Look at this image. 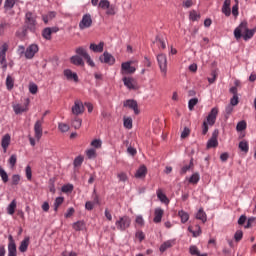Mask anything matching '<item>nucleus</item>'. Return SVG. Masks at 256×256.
Here are the masks:
<instances>
[{
  "mask_svg": "<svg viewBox=\"0 0 256 256\" xmlns=\"http://www.w3.org/2000/svg\"><path fill=\"white\" fill-rule=\"evenodd\" d=\"M256 33V28L249 29V24L247 21H242L238 27L234 30V37L237 41L243 37L244 41H249V39H253Z\"/></svg>",
  "mask_w": 256,
  "mask_h": 256,
  "instance_id": "f257e3e1",
  "label": "nucleus"
},
{
  "mask_svg": "<svg viewBox=\"0 0 256 256\" xmlns=\"http://www.w3.org/2000/svg\"><path fill=\"white\" fill-rule=\"evenodd\" d=\"M25 25L31 33H35L37 31V16L32 12H27L25 14Z\"/></svg>",
  "mask_w": 256,
  "mask_h": 256,
  "instance_id": "f03ea898",
  "label": "nucleus"
},
{
  "mask_svg": "<svg viewBox=\"0 0 256 256\" xmlns=\"http://www.w3.org/2000/svg\"><path fill=\"white\" fill-rule=\"evenodd\" d=\"M117 231L125 232L126 229L131 227V218L127 215L120 216L115 222Z\"/></svg>",
  "mask_w": 256,
  "mask_h": 256,
  "instance_id": "7ed1b4c3",
  "label": "nucleus"
},
{
  "mask_svg": "<svg viewBox=\"0 0 256 256\" xmlns=\"http://www.w3.org/2000/svg\"><path fill=\"white\" fill-rule=\"evenodd\" d=\"M136 61L130 60L121 64L122 75H133L137 71V67L133 66Z\"/></svg>",
  "mask_w": 256,
  "mask_h": 256,
  "instance_id": "20e7f679",
  "label": "nucleus"
},
{
  "mask_svg": "<svg viewBox=\"0 0 256 256\" xmlns=\"http://www.w3.org/2000/svg\"><path fill=\"white\" fill-rule=\"evenodd\" d=\"M98 7L106 11V15H113L115 13V6L111 5L109 0H100Z\"/></svg>",
  "mask_w": 256,
  "mask_h": 256,
  "instance_id": "39448f33",
  "label": "nucleus"
},
{
  "mask_svg": "<svg viewBox=\"0 0 256 256\" xmlns=\"http://www.w3.org/2000/svg\"><path fill=\"white\" fill-rule=\"evenodd\" d=\"M157 62L163 77H167V56L165 54H159L157 56Z\"/></svg>",
  "mask_w": 256,
  "mask_h": 256,
  "instance_id": "423d86ee",
  "label": "nucleus"
},
{
  "mask_svg": "<svg viewBox=\"0 0 256 256\" xmlns=\"http://www.w3.org/2000/svg\"><path fill=\"white\" fill-rule=\"evenodd\" d=\"M93 25V19L91 18V14H84L82 20L79 23V29L83 31L84 29H89Z\"/></svg>",
  "mask_w": 256,
  "mask_h": 256,
  "instance_id": "0eeeda50",
  "label": "nucleus"
},
{
  "mask_svg": "<svg viewBox=\"0 0 256 256\" xmlns=\"http://www.w3.org/2000/svg\"><path fill=\"white\" fill-rule=\"evenodd\" d=\"M34 133L37 141H40L41 137H43V118L34 124Z\"/></svg>",
  "mask_w": 256,
  "mask_h": 256,
  "instance_id": "6e6552de",
  "label": "nucleus"
},
{
  "mask_svg": "<svg viewBox=\"0 0 256 256\" xmlns=\"http://www.w3.org/2000/svg\"><path fill=\"white\" fill-rule=\"evenodd\" d=\"M123 106L127 107L128 109H132V111H134L136 115H139V113H141V111L139 110V104H137V102L133 99H128L124 101Z\"/></svg>",
  "mask_w": 256,
  "mask_h": 256,
  "instance_id": "1a4fd4ad",
  "label": "nucleus"
},
{
  "mask_svg": "<svg viewBox=\"0 0 256 256\" xmlns=\"http://www.w3.org/2000/svg\"><path fill=\"white\" fill-rule=\"evenodd\" d=\"M8 256H17V244H15V239L12 235L8 236Z\"/></svg>",
  "mask_w": 256,
  "mask_h": 256,
  "instance_id": "9d476101",
  "label": "nucleus"
},
{
  "mask_svg": "<svg viewBox=\"0 0 256 256\" xmlns=\"http://www.w3.org/2000/svg\"><path fill=\"white\" fill-rule=\"evenodd\" d=\"M219 114V110L217 108H212L210 113L208 114L206 118V123L210 125V127H213L215 125V122L217 121V115Z\"/></svg>",
  "mask_w": 256,
  "mask_h": 256,
  "instance_id": "9b49d317",
  "label": "nucleus"
},
{
  "mask_svg": "<svg viewBox=\"0 0 256 256\" xmlns=\"http://www.w3.org/2000/svg\"><path fill=\"white\" fill-rule=\"evenodd\" d=\"M36 53H39V46L37 44H31L26 48L25 57L27 59H33Z\"/></svg>",
  "mask_w": 256,
  "mask_h": 256,
  "instance_id": "f8f14e48",
  "label": "nucleus"
},
{
  "mask_svg": "<svg viewBox=\"0 0 256 256\" xmlns=\"http://www.w3.org/2000/svg\"><path fill=\"white\" fill-rule=\"evenodd\" d=\"M85 111V106H83V102L81 100H76L72 107L73 115H81Z\"/></svg>",
  "mask_w": 256,
  "mask_h": 256,
  "instance_id": "ddd939ff",
  "label": "nucleus"
},
{
  "mask_svg": "<svg viewBox=\"0 0 256 256\" xmlns=\"http://www.w3.org/2000/svg\"><path fill=\"white\" fill-rule=\"evenodd\" d=\"M99 59L101 63H106L107 65H115V57H113V55H111L109 52H104Z\"/></svg>",
  "mask_w": 256,
  "mask_h": 256,
  "instance_id": "4468645a",
  "label": "nucleus"
},
{
  "mask_svg": "<svg viewBox=\"0 0 256 256\" xmlns=\"http://www.w3.org/2000/svg\"><path fill=\"white\" fill-rule=\"evenodd\" d=\"M175 243H176L175 239H170L163 242L159 248L160 253H165L167 249H171V247H174Z\"/></svg>",
  "mask_w": 256,
  "mask_h": 256,
  "instance_id": "2eb2a0df",
  "label": "nucleus"
},
{
  "mask_svg": "<svg viewBox=\"0 0 256 256\" xmlns=\"http://www.w3.org/2000/svg\"><path fill=\"white\" fill-rule=\"evenodd\" d=\"M163 215H165V211L162 208H155L153 218L154 223H161Z\"/></svg>",
  "mask_w": 256,
  "mask_h": 256,
  "instance_id": "dca6fc26",
  "label": "nucleus"
},
{
  "mask_svg": "<svg viewBox=\"0 0 256 256\" xmlns=\"http://www.w3.org/2000/svg\"><path fill=\"white\" fill-rule=\"evenodd\" d=\"M10 145H11V135L5 134L2 137V141H1V147L4 151V153H7V149H9Z\"/></svg>",
  "mask_w": 256,
  "mask_h": 256,
  "instance_id": "f3484780",
  "label": "nucleus"
},
{
  "mask_svg": "<svg viewBox=\"0 0 256 256\" xmlns=\"http://www.w3.org/2000/svg\"><path fill=\"white\" fill-rule=\"evenodd\" d=\"M65 77L68 81H73V83H79V76L77 75V73L69 69L65 70Z\"/></svg>",
  "mask_w": 256,
  "mask_h": 256,
  "instance_id": "a211bd4d",
  "label": "nucleus"
},
{
  "mask_svg": "<svg viewBox=\"0 0 256 256\" xmlns=\"http://www.w3.org/2000/svg\"><path fill=\"white\" fill-rule=\"evenodd\" d=\"M123 83L127 89H137V84L135 82V79L131 77H124L123 78Z\"/></svg>",
  "mask_w": 256,
  "mask_h": 256,
  "instance_id": "6ab92c4d",
  "label": "nucleus"
},
{
  "mask_svg": "<svg viewBox=\"0 0 256 256\" xmlns=\"http://www.w3.org/2000/svg\"><path fill=\"white\" fill-rule=\"evenodd\" d=\"M104 47V42H100L99 44L91 43L89 49L90 51H93V53H103Z\"/></svg>",
  "mask_w": 256,
  "mask_h": 256,
  "instance_id": "aec40b11",
  "label": "nucleus"
},
{
  "mask_svg": "<svg viewBox=\"0 0 256 256\" xmlns=\"http://www.w3.org/2000/svg\"><path fill=\"white\" fill-rule=\"evenodd\" d=\"M70 62L72 65H76L77 67H85V61L79 55H74L70 58Z\"/></svg>",
  "mask_w": 256,
  "mask_h": 256,
  "instance_id": "412c9836",
  "label": "nucleus"
},
{
  "mask_svg": "<svg viewBox=\"0 0 256 256\" xmlns=\"http://www.w3.org/2000/svg\"><path fill=\"white\" fill-rule=\"evenodd\" d=\"M147 176V167L145 165H141L136 173H135V177L136 179H145V177Z\"/></svg>",
  "mask_w": 256,
  "mask_h": 256,
  "instance_id": "4be33fe9",
  "label": "nucleus"
},
{
  "mask_svg": "<svg viewBox=\"0 0 256 256\" xmlns=\"http://www.w3.org/2000/svg\"><path fill=\"white\" fill-rule=\"evenodd\" d=\"M222 13L226 17H231V0H225L222 6Z\"/></svg>",
  "mask_w": 256,
  "mask_h": 256,
  "instance_id": "5701e85b",
  "label": "nucleus"
},
{
  "mask_svg": "<svg viewBox=\"0 0 256 256\" xmlns=\"http://www.w3.org/2000/svg\"><path fill=\"white\" fill-rule=\"evenodd\" d=\"M156 195H157L159 201H161V203H164L165 205H169V198H167V195H165V193H163V190L161 188H159L156 191Z\"/></svg>",
  "mask_w": 256,
  "mask_h": 256,
  "instance_id": "b1692460",
  "label": "nucleus"
},
{
  "mask_svg": "<svg viewBox=\"0 0 256 256\" xmlns=\"http://www.w3.org/2000/svg\"><path fill=\"white\" fill-rule=\"evenodd\" d=\"M219 145V141H217V134H213L211 139L207 142V148L213 149V147H217Z\"/></svg>",
  "mask_w": 256,
  "mask_h": 256,
  "instance_id": "393cba45",
  "label": "nucleus"
},
{
  "mask_svg": "<svg viewBox=\"0 0 256 256\" xmlns=\"http://www.w3.org/2000/svg\"><path fill=\"white\" fill-rule=\"evenodd\" d=\"M27 31H29V28H27L26 26L19 28L16 31V37H18V39H25V37H27Z\"/></svg>",
  "mask_w": 256,
  "mask_h": 256,
  "instance_id": "a878e982",
  "label": "nucleus"
},
{
  "mask_svg": "<svg viewBox=\"0 0 256 256\" xmlns=\"http://www.w3.org/2000/svg\"><path fill=\"white\" fill-rule=\"evenodd\" d=\"M29 249V237L24 238V240L21 241L19 246V251L21 253H25Z\"/></svg>",
  "mask_w": 256,
  "mask_h": 256,
  "instance_id": "bb28decb",
  "label": "nucleus"
},
{
  "mask_svg": "<svg viewBox=\"0 0 256 256\" xmlns=\"http://www.w3.org/2000/svg\"><path fill=\"white\" fill-rule=\"evenodd\" d=\"M196 219H199V221H202V223L207 222V214L203 210V208H200L196 214Z\"/></svg>",
  "mask_w": 256,
  "mask_h": 256,
  "instance_id": "cd10ccee",
  "label": "nucleus"
},
{
  "mask_svg": "<svg viewBox=\"0 0 256 256\" xmlns=\"http://www.w3.org/2000/svg\"><path fill=\"white\" fill-rule=\"evenodd\" d=\"M75 53L78 55V57H83V59L89 55V53H87V49L83 46L76 48Z\"/></svg>",
  "mask_w": 256,
  "mask_h": 256,
  "instance_id": "c85d7f7f",
  "label": "nucleus"
},
{
  "mask_svg": "<svg viewBox=\"0 0 256 256\" xmlns=\"http://www.w3.org/2000/svg\"><path fill=\"white\" fill-rule=\"evenodd\" d=\"M201 179V176L198 172H195L191 175V177L188 179L189 183L192 185H197Z\"/></svg>",
  "mask_w": 256,
  "mask_h": 256,
  "instance_id": "c756f323",
  "label": "nucleus"
},
{
  "mask_svg": "<svg viewBox=\"0 0 256 256\" xmlns=\"http://www.w3.org/2000/svg\"><path fill=\"white\" fill-rule=\"evenodd\" d=\"M15 209H17V201L16 200H12V202L7 207L8 215H14L15 214Z\"/></svg>",
  "mask_w": 256,
  "mask_h": 256,
  "instance_id": "7c9ffc66",
  "label": "nucleus"
},
{
  "mask_svg": "<svg viewBox=\"0 0 256 256\" xmlns=\"http://www.w3.org/2000/svg\"><path fill=\"white\" fill-rule=\"evenodd\" d=\"M191 169H193V160H190L189 164L182 166L180 169V175H185V173H187V171H191Z\"/></svg>",
  "mask_w": 256,
  "mask_h": 256,
  "instance_id": "2f4dec72",
  "label": "nucleus"
},
{
  "mask_svg": "<svg viewBox=\"0 0 256 256\" xmlns=\"http://www.w3.org/2000/svg\"><path fill=\"white\" fill-rule=\"evenodd\" d=\"M178 216L181 219V223H187L189 221V213L185 212L184 210H180L178 212Z\"/></svg>",
  "mask_w": 256,
  "mask_h": 256,
  "instance_id": "473e14b6",
  "label": "nucleus"
},
{
  "mask_svg": "<svg viewBox=\"0 0 256 256\" xmlns=\"http://www.w3.org/2000/svg\"><path fill=\"white\" fill-rule=\"evenodd\" d=\"M239 149L240 151H242L243 153H249V142L248 141H241L239 143Z\"/></svg>",
  "mask_w": 256,
  "mask_h": 256,
  "instance_id": "72a5a7b5",
  "label": "nucleus"
},
{
  "mask_svg": "<svg viewBox=\"0 0 256 256\" xmlns=\"http://www.w3.org/2000/svg\"><path fill=\"white\" fill-rule=\"evenodd\" d=\"M15 85V79H13V77H11V75H8L6 78V87L8 89V91H11V89H13Z\"/></svg>",
  "mask_w": 256,
  "mask_h": 256,
  "instance_id": "f704fd0d",
  "label": "nucleus"
},
{
  "mask_svg": "<svg viewBox=\"0 0 256 256\" xmlns=\"http://www.w3.org/2000/svg\"><path fill=\"white\" fill-rule=\"evenodd\" d=\"M51 27L44 28L42 31V37L47 41H51Z\"/></svg>",
  "mask_w": 256,
  "mask_h": 256,
  "instance_id": "c9c22d12",
  "label": "nucleus"
},
{
  "mask_svg": "<svg viewBox=\"0 0 256 256\" xmlns=\"http://www.w3.org/2000/svg\"><path fill=\"white\" fill-rule=\"evenodd\" d=\"M73 229L75 231H83L85 230V222L83 221H77L73 224Z\"/></svg>",
  "mask_w": 256,
  "mask_h": 256,
  "instance_id": "e433bc0d",
  "label": "nucleus"
},
{
  "mask_svg": "<svg viewBox=\"0 0 256 256\" xmlns=\"http://www.w3.org/2000/svg\"><path fill=\"white\" fill-rule=\"evenodd\" d=\"M25 111H27V106L25 105L17 104L16 106H14V112L16 113V115H19L20 113H25Z\"/></svg>",
  "mask_w": 256,
  "mask_h": 256,
  "instance_id": "4c0bfd02",
  "label": "nucleus"
},
{
  "mask_svg": "<svg viewBox=\"0 0 256 256\" xmlns=\"http://www.w3.org/2000/svg\"><path fill=\"white\" fill-rule=\"evenodd\" d=\"M136 227H145V219L143 215H137L135 218Z\"/></svg>",
  "mask_w": 256,
  "mask_h": 256,
  "instance_id": "58836bf2",
  "label": "nucleus"
},
{
  "mask_svg": "<svg viewBox=\"0 0 256 256\" xmlns=\"http://www.w3.org/2000/svg\"><path fill=\"white\" fill-rule=\"evenodd\" d=\"M56 15L57 14L55 12H49L48 14L42 16V20L44 23H49L51 19H55Z\"/></svg>",
  "mask_w": 256,
  "mask_h": 256,
  "instance_id": "ea45409f",
  "label": "nucleus"
},
{
  "mask_svg": "<svg viewBox=\"0 0 256 256\" xmlns=\"http://www.w3.org/2000/svg\"><path fill=\"white\" fill-rule=\"evenodd\" d=\"M83 123V120H81V118L79 117H75L72 121V127H74V129H80L81 125Z\"/></svg>",
  "mask_w": 256,
  "mask_h": 256,
  "instance_id": "a19ab883",
  "label": "nucleus"
},
{
  "mask_svg": "<svg viewBox=\"0 0 256 256\" xmlns=\"http://www.w3.org/2000/svg\"><path fill=\"white\" fill-rule=\"evenodd\" d=\"M15 7V0H5L4 9L5 11H9Z\"/></svg>",
  "mask_w": 256,
  "mask_h": 256,
  "instance_id": "79ce46f5",
  "label": "nucleus"
},
{
  "mask_svg": "<svg viewBox=\"0 0 256 256\" xmlns=\"http://www.w3.org/2000/svg\"><path fill=\"white\" fill-rule=\"evenodd\" d=\"M198 103H199V99L197 98L190 99L188 102L189 111H193V109H195V105H197Z\"/></svg>",
  "mask_w": 256,
  "mask_h": 256,
  "instance_id": "37998d69",
  "label": "nucleus"
},
{
  "mask_svg": "<svg viewBox=\"0 0 256 256\" xmlns=\"http://www.w3.org/2000/svg\"><path fill=\"white\" fill-rule=\"evenodd\" d=\"M124 127L126 129H133V119L131 117L124 118Z\"/></svg>",
  "mask_w": 256,
  "mask_h": 256,
  "instance_id": "c03bdc74",
  "label": "nucleus"
},
{
  "mask_svg": "<svg viewBox=\"0 0 256 256\" xmlns=\"http://www.w3.org/2000/svg\"><path fill=\"white\" fill-rule=\"evenodd\" d=\"M246 129H247V122H245V120L238 122L236 126L237 131H245Z\"/></svg>",
  "mask_w": 256,
  "mask_h": 256,
  "instance_id": "a18cd8bd",
  "label": "nucleus"
},
{
  "mask_svg": "<svg viewBox=\"0 0 256 256\" xmlns=\"http://www.w3.org/2000/svg\"><path fill=\"white\" fill-rule=\"evenodd\" d=\"M0 177L3 183H7L9 181V175L3 168H0Z\"/></svg>",
  "mask_w": 256,
  "mask_h": 256,
  "instance_id": "49530a36",
  "label": "nucleus"
},
{
  "mask_svg": "<svg viewBox=\"0 0 256 256\" xmlns=\"http://www.w3.org/2000/svg\"><path fill=\"white\" fill-rule=\"evenodd\" d=\"M84 158L83 156H78L74 159L73 165L75 168L81 167L83 165Z\"/></svg>",
  "mask_w": 256,
  "mask_h": 256,
  "instance_id": "de8ad7c7",
  "label": "nucleus"
},
{
  "mask_svg": "<svg viewBox=\"0 0 256 256\" xmlns=\"http://www.w3.org/2000/svg\"><path fill=\"white\" fill-rule=\"evenodd\" d=\"M86 155H87L88 159H95V157H97V151L93 148L88 149L86 151Z\"/></svg>",
  "mask_w": 256,
  "mask_h": 256,
  "instance_id": "09e8293b",
  "label": "nucleus"
},
{
  "mask_svg": "<svg viewBox=\"0 0 256 256\" xmlns=\"http://www.w3.org/2000/svg\"><path fill=\"white\" fill-rule=\"evenodd\" d=\"M189 253H190V255L198 256V254L201 253V252L199 251V248H197V246L191 245L189 247Z\"/></svg>",
  "mask_w": 256,
  "mask_h": 256,
  "instance_id": "8fccbe9b",
  "label": "nucleus"
},
{
  "mask_svg": "<svg viewBox=\"0 0 256 256\" xmlns=\"http://www.w3.org/2000/svg\"><path fill=\"white\" fill-rule=\"evenodd\" d=\"M25 174H26V179H28V181H31V179H33V170H31V166H27L25 168Z\"/></svg>",
  "mask_w": 256,
  "mask_h": 256,
  "instance_id": "3c124183",
  "label": "nucleus"
},
{
  "mask_svg": "<svg viewBox=\"0 0 256 256\" xmlns=\"http://www.w3.org/2000/svg\"><path fill=\"white\" fill-rule=\"evenodd\" d=\"M63 197H58L56 198L55 202H54V210L57 211V209H59V207H61V205H63Z\"/></svg>",
  "mask_w": 256,
  "mask_h": 256,
  "instance_id": "603ef678",
  "label": "nucleus"
},
{
  "mask_svg": "<svg viewBox=\"0 0 256 256\" xmlns=\"http://www.w3.org/2000/svg\"><path fill=\"white\" fill-rule=\"evenodd\" d=\"M12 185H18L21 182V176L19 174L12 175Z\"/></svg>",
  "mask_w": 256,
  "mask_h": 256,
  "instance_id": "864d4df0",
  "label": "nucleus"
},
{
  "mask_svg": "<svg viewBox=\"0 0 256 256\" xmlns=\"http://www.w3.org/2000/svg\"><path fill=\"white\" fill-rule=\"evenodd\" d=\"M234 239H235L236 243H239V241H241V239H243V231L237 230L234 234Z\"/></svg>",
  "mask_w": 256,
  "mask_h": 256,
  "instance_id": "5fc2aeb1",
  "label": "nucleus"
},
{
  "mask_svg": "<svg viewBox=\"0 0 256 256\" xmlns=\"http://www.w3.org/2000/svg\"><path fill=\"white\" fill-rule=\"evenodd\" d=\"M117 177H118L119 181H121L122 183H125V181H127V179H128L127 173H125V172L118 173Z\"/></svg>",
  "mask_w": 256,
  "mask_h": 256,
  "instance_id": "6e6d98bb",
  "label": "nucleus"
},
{
  "mask_svg": "<svg viewBox=\"0 0 256 256\" xmlns=\"http://www.w3.org/2000/svg\"><path fill=\"white\" fill-rule=\"evenodd\" d=\"M8 163H10L11 167H15V165H17V155H11L8 160Z\"/></svg>",
  "mask_w": 256,
  "mask_h": 256,
  "instance_id": "4d7b16f0",
  "label": "nucleus"
},
{
  "mask_svg": "<svg viewBox=\"0 0 256 256\" xmlns=\"http://www.w3.org/2000/svg\"><path fill=\"white\" fill-rule=\"evenodd\" d=\"M217 81V72L216 71H212L211 72V78H208V83H210V85H213V83Z\"/></svg>",
  "mask_w": 256,
  "mask_h": 256,
  "instance_id": "13d9d810",
  "label": "nucleus"
},
{
  "mask_svg": "<svg viewBox=\"0 0 256 256\" xmlns=\"http://www.w3.org/2000/svg\"><path fill=\"white\" fill-rule=\"evenodd\" d=\"M29 91L32 95H36L37 91H39V88L37 87V84H30L29 85Z\"/></svg>",
  "mask_w": 256,
  "mask_h": 256,
  "instance_id": "bf43d9fd",
  "label": "nucleus"
},
{
  "mask_svg": "<svg viewBox=\"0 0 256 256\" xmlns=\"http://www.w3.org/2000/svg\"><path fill=\"white\" fill-rule=\"evenodd\" d=\"M7 54H1L0 53V63L3 65V67L6 69L7 67Z\"/></svg>",
  "mask_w": 256,
  "mask_h": 256,
  "instance_id": "052dcab7",
  "label": "nucleus"
},
{
  "mask_svg": "<svg viewBox=\"0 0 256 256\" xmlns=\"http://www.w3.org/2000/svg\"><path fill=\"white\" fill-rule=\"evenodd\" d=\"M7 51H9V44L3 43L0 47V53L7 55Z\"/></svg>",
  "mask_w": 256,
  "mask_h": 256,
  "instance_id": "680f3d73",
  "label": "nucleus"
},
{
  "mask_svg": "<svg viewBox=\"0 0 256 256\" xmlns=\"http://www.w3.org/2000/svg\"><path fill=\"white\" fill-rule=\"evenodd\" d=\"M101 145H102V142L100 139H95L91 142V146L95 147V149H100Z\"/></svg>",
  "mask_w": 256,
  "mask_h": 256,
  "instance_id": "e2e57ef3",
  "label": "nucleus"
},
{
  "mask_svg": "<svg viewBox=\"0 0 256 256\" xmlns=\"http://www.w3.org/2000/svg\"><path fill=\"white\" fill-rule=\"evenodd\" d=\"M84 59L89 67H95V62L93 61V59H91V56L89 54Z\"/></svg>",
  "mask_w": 256,
  "mask_h": 256,
  "instance_id": "0e129e2a",
  "label": "nucleus"
},
{
  "mask_svg": "<svg viewBox=\"0 0 256 256\" xmlns=\"http://www.w3.org/2000/svg\"><path fill=\"white\" fill-rule=\"evenodd\" d=\"M136 239H139V241H143V239H145V233H143V231L138 230L135 234Z\"/></svg>",
  "mask_w": 256,
  "mask_h": 256,
  "instance_id": "69168bd1",
  "label": "nucleus"
},
{
  "mask_svg": "<svg viewBox=\"0 0 256 256\" xmlns=\"http://www.w3.org/2000/svg\"><path fill=\"white\" fill-rule=\"evenodd\" d=\"M199 14H197V11L193 10L190 12V19L191 21H197L199 19Z\"/></svg>",
  "mask_w": 256,
  "mask_h": 256,
  "instance_id": "338daca9",
  "label": "nucleus"
},
{
  "mask_svg": "<svg viewBox=\"0 0 256 256\" xmlns=\"http://www.w3.org/2000/svg\"><path fill=\"white\" fill-rule=\"evenodd\" d=\"M73 189H75L73 184H66L65 185V193H66V195H68V193H72Z\"/></svg>",
  "mask_w": 256,
  "mask_h": 256,
  "instance_id": "774afa93",
  "label": "nucleus"
}]
</instances>
